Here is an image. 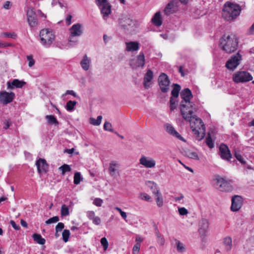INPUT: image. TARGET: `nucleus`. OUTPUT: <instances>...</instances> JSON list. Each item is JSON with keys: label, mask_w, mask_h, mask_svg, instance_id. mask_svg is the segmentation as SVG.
<instances>
[{"label": "nucleus", "mask_w": 254, "mask_h": 254, "mask_svg": "<svg viewBox=\"0 0 254 254\" xmlns=\"http://www.w3.org/2000/svg\"><path fill=\"white\" fill-rule=\"evenodd\" d=\"M36 165L39 174L46 173L48 172L49 165L44 159L39 158L36 161Z\"/></svg>", "instance_id": "16"}, {"label": "nucleus", "mask_w": 254, "mask_h": 254, "mask_svg": "<svg viewBox=\"0 0 254 254\" xmlns=\"http://www.w3.org/2000/svg\"><path fill=\"white\" fill-rule=\"evenodd\" d=\"M165 127L166 128V131L168 133L174 137H176L180 140L186 141L185 139L175 130L174 127L171 125L166 124L165 125Z\"/></svg>", "instance_id": "20"}, {"label": "nucleus", "mask_w": 254, "mask_h": 254, "mask_svg": "<svg viewBox=\"0 0 254 254\" xmlns=\"http://www.w3.org/2000/svg\"><path fill=\"white\" fill-rule=\"evenodd\" d=\"M140 244L139 243L135 244L133 248L132 251L134 254H138L140 250Z\"/></svg>", "instance_id": "55"}, {"label": "nucleus", "mask_w": 254, "mask_h": 254, "mask_svg": "<svg viewBox=\"0 0 254 254\" xmlns=\"http://www.w3.org/2000/svg\"><path fill=\"white\" fill-rule=\"evenodd\" d=\"M238 40L234 34H224L220 40V46L227 53L234 52L238 48Z\"/></svg>", "instance_id": "3"}, {"label": "nucleus", "mask_w": 254, "mask_h": 254, "mask_svg": "<svg viewBox=\"0 0 254 254\" xmlns=\"http://www.w3.org/2000/svg\"><path fill=\"white\" fill-rule=\"evenodd\" d=\"M61 213L62 216H65L69 215V209L65 204L62 205Z\"/></svg>", "instance_id": "43"}, {"label": "nucleus", "mask_w": 254, "mask_h": 254, "mask_svg": "<svg viewBox=\"0 0 254 254\" xmlns=\"http://www.w3.org/2000/svg\"><path fill=\"white\" fill-rule=\"evenodd\" d=\"M146 184L150 188L154 195L160 192L157 184L154 182L148 181L146 182Z\"/></svg>", "instance_id": "25"}, {"label": "nucleus", "mask_w": 254, "mask_h": 254, "mask_svg": "<svg viewBox=\"0 0 254 254\" xmlns=\"http://www.w3.org/2000/svg\"><path fill=\"white\" fill-rule=\"evenodd\" d=\"M102 117L99 116L97 117V119L94 118H90V123L94 126H99L101 123Z\"/></svg>", "instance_id": "42"}, {"label": "nucleus", "mask_w": 254, "mask_h": 254, "mask_svg": "<svg viewBox=\"0 0 254 254\" xmlns=\"http://www.w3.org/2000/svg\"><path fill=\"white\" fill-rule=\"evenodd\" d=\"M121 26L125 29H128V27L133 24V21L129 18H126L121 22Z\"/></svg>", "instance_id": "35"}, {"label": "nucleus", "mask_w": 254, "mask_h": 254, "mask_svg": "<svg viewBox=\"0 0 254 254\" xmlns=\"http://www.w3.org/2000/svg\"><path fill=\"white\" fill-rule=\"evenodd\" d=\"M177 250L179 253H183L185 251L184 245L177 239H174Z\"/></svg>", "instance_id": "32"}, {"label": "nucleus", "mask_w": 254, "mask_h": 254, "mask_svg": "<svg viewBox=\"0 0 254 254\" xmlns=\"http://www.w3.org/2000/svg\"><path fill=\"white\" fill-rule=\"evenodd\" d=\"M152 23L156 26L159 27L162 24V18L160 11L157 12L151 19Z\"/></svg>", "instance_id": "24"}, {"label": "nucleus", "mask_w": 254, "mask_h": 254, "mask_svg": "<svg viewBox=\"0 0 254 254\" xmlns=\"http://www.w3.org/2000/svg\"><path fill=\"white\" fill-rule=\"evenodd\" d=\"M63 240L64 242H67L68 241L70 236V232L68 230L65 229L63 231L62 233Z\"/></svg>", "instance_id": "45"}, {"label": "nucleus", "mask_w": 254, "mask_h": 254, "mask_svg": "<svg viewBox=\"0 0 254 254\" xmlns=\"http://www.w3.org/2000/svg\"><path fill=\"white\" fill-rule=\"evenodd\" d=\"M174 88L171 92L172 97L177 98L179 94V92L181 90V86L178 84H173Z\"/></svg>", "instance_id": "33"}, {"label": "nucleus", "mask_w": 254, "mask_h": 254, "mask_svg": "<svg viewBox=\"0 0 254 254\" xmlns=\"http://www.w3.org/2000/svg\"><path fill=\"white\" fill-rule=\"evenodd\" d=\"M118 167L119 165L116 161H113L110 162L109 171L111 176L114 175L115 172L117 171V168Z\"/></svg>", "instance_id": "29"}, {"label": "nucleus", "mask_w": 254, "mask_h": 254, "mask_svg": "<svg viewBox=\"0 0 254 254\" xmlns=\"http://www.w3.org/2000/svg\"><path fill=\"white\" fill-rule=\"evenodd\" d=\"M145 64V57L143 53H140L137 56L136 61V67H143Z\"/></svg>", "instance_id": "28"}, {"label": "nucleus", "mask_w": 254, "mask_h": 254, "mask_svg": "<svg viewBox=\"0 0 254 254\" xmlns=\"http://www.w3.org/2000/svg\"><path fill=\"white\" fill-rule=\"evenodd\" d=\"M155 197V201L157 204V205L159 207H161L163 204V198L162 195L161 193V192H159L158 193H157L156 194H154Z\"/></svg>", "instance_id": "30"}, {"label": "nucleus", "mask_w": 254, "mask_h": 254, "mask_svg": "<svg viewBox=\"0 0 254 254\" xmlns=\"http://www.w3.org/2000/svg\"><path fill=\"white\" fill-rule=\"evenodd\" d=\"M102 246L103 247L104 250L106 251L108 248L109 244L107 239L105 237L101 238L100 241Z\"/></svg>", "instance_id": "49"}, {"label": "nucleus", "mask_w": 254, "mask_h": 254, "mask_svg": "<svg viewBox=\"0 0 254 254\" xmlns=\"http://www.w3.org/2000/svg\"><path fill=\"white\" fill-rule=\"evenodd\" d=\"M59 170L62 171V175H64L66 172L71 171V168L69 165L64 164L59 168Z\"/></svg>", "instance_id": "39"}, {"label": "nucleus", "mask_w": 254, "mask_h": 254, "mask_svg": "<svg viewBox=\"0 0 254 254\" xmlns=\"http://www.w3.org/2000/svg\"><path fill=\"white\" fill-rule=\"evenodd\" d=\"M184 155L192 159L196 160H198L199 159L197 153L190 149H186L184 150Z\"/></svg>", "instance_id": "27"}, {"label": "nucleus", "mask_w": 254, "mask_h": 254, "mask_svg": "<svg viewBox=\"0 0 254 254\" xmlns=\"http://www.w3.org/2000/svg\"><path fill=\"white\" fill-rule=\"evenodd\" d=\"M46 119L47 120L49 124L55 125H58L59 124L57 119L53 115H47Z\"/></svg>", "instance_id": "36"}, {"label": "nucleus", "mask_w": 254, "mask_h": 254, "mask_svg": "<svg viewBox=\"0 0 254 254\" xmlns=\"http://www.w3.org/2000/svg\"><path fill=\"white\" fill-rule=\"evenodd\" d=\"M11 6V4L10 1H6L3 5V7L6 9H9Z\"/></svg>", "instance_id": "62"}, {"label": "nucleus", "mask_w": 254, "mask_h": 254, "mask_svg": "<svg viewBox=\"0 0 254 254\" xmlns=\"http://www.w3.org/2000/svg\"><path fill=\"white\" fill-rule=\"evenodd\" d=\"M92 222L94 224L99 225L100 224L101 221L100 217L95 216V218L92 220Z\"/></svg>", "instance_id": "60"}, {"label": "nucleus", "mask_w": 254, "mask_h": 254, "mask_svg": "<svg viewBox=\"0 0 254 254\" xmlns=\"http://www.w3.org/2000/svg\"><path fill=\"white\" fill-rule=\"evenodd\" d=\"M27 60L29 62V66L32 67L35 64V61L33 59V56L32 55L27 56Z\"/></svg>", "instance_id": "54"}, {"label": "nucleus", "mask_w": 254, "mask_h": 254, "mask_svg": "<svg viewBox=\"0 0 254 254\" xmlns=\"http://www.w3.org/2000/svg\"><path fill=\"white\" fill-rule=\"evenodd\" d=\"M91 63V59L86 55H85L83 59L80 62V65L84 70H87L89 68Z\"/></svg>", "instance_id": "26"}, {"label": "nucleus", "mask_w": 254, "mask_h": 254, "mask_svg": "<svg viewBox=\"0 0 254 254\" xmlns=\"http://www.w3.org/2000/svg\"><path fill=\"white\" fill-rule=\"evenodd\" d=\"M25 84H26L25 82L15 79L12 82L7 83V89H13L14 87L22 88Z\"/></svg>", "instance_id": "21"}, {"label": "nucleus", "mask_w": 254, "mask_h": 254, "mask_svg": "<svg viewBox=\"0 0 254 254\" xmlns=\"http://www.w3.org/2000/svg\"><path fill=\"white\" fill-rule=\"evenodd\" d=\"M252 75L247 71H238L233 75L235 83L246 82L252 80Z\"/></svg>", "instance_id": "7"}, {"label": "nucleus", "mask_w": 254, "mask_h": 254, "mask_svg": "<svg viewBox=\"0 0 254 254\" xmlns=\"http://www.w3.org/2000/svg\"><path fill=\"white\" fill-rule=\"evenodd\" d=\"M34 240L40 245H44L46 241L42 237L40 234H34L32 236Z\"/></svg>", "instance_id": "34"}, {"label": "nucleus", "mask_w": 254, "mask_h": 254, "mask_svg": "<svg viewBox=\"0 0 254 254\" xmlns=\"http://www.w3.org/2000/svg\"><path fill=\"white\" fill-rule=\"evenodd\" d=\"M87 216L90 220H92L95 218V214L93 211H89L87 212Z\"/></svg>", "instance_id": "57"}, {"label": "nucleus", "mask_w": 254, "mask_h": 254, "mask_svg": "<svg viewBox=\"0 0 254 254\" xmlns=\"http://www.w3.org/2000/svg\"><path fill=\"white\" fill-rule=\"evenodd\" d=\"M12 125V122L10 119H6L3 121L2 126L3 128L4 129H8L9 127Z\"/></svg>", "instance_id": "47"}, {"label": "nucleus", "mask_w": 254, "mask_h": 254, "mask_svg": "<svg viewBox=\"0 0 254 254\" xmlns=\"http://www.w3.org/2000/svg\"><path fill=\"white\" fill-rule=\"evenodd\" d=\"M242 60V55L238 52L236 55L231 56L227 61L226 67L229 69L234 70L240 64Z\"/></svg>", "instance_id": "8"}, {"label": "nucleus", "mask_w": 254, "mask_h": 254, "mask_svg": "<svg viewBox=\"0 0 254 254\" xmlns=\"http://www.w3.org/2000/svg\"><path fill=\"white\" fill-rule=\"evenodd\" d=\"M1 35L5 37H9L13 39H15L16 38V34L14 32L9 33V32H3L1 33Z\"/></svg>", "instance_id": "52"}, {"label": "nucleus", "mask_w": 254, "mask_h": 254, "mask_svg": "<svg viewBox=\"0 0 254 254\" xmlns=\"http://www.w3.org/2000/svg\"><path fill=\"white\" fill-rule=\"evenodd\" d=\"M153 73L152 71L149 69L147 70L143 78V85L145 88L149 87V82H150L153 78Z\"/></svg>", "instance_id": "22"}, {"label": "nucleus", "mask_w": 254, "mask_h": 254, "mask_svg": "<svg viewBox=\"0 0 254 254\" xmlns=\"http://www.w3.org/2000/svg\"><path fill=\"white\" fill-rule=\"evenodd\" d=\"M181 114L183 118L190 123V128L196 135L197 139L201 140L205 135V127L201 119L193 115V109H186V105H181Z\"/></svg>", "instance_id": "1"}, {"label": "nucleus", "mask_w": 254, "mask_h": 254, "mask_svg": "<svg viewBox=\"0 0 254 254\" xmlns=\"http://www.w3.org/2000/svg\"><path fill=\"white\" fill-rule=\"evenodd\" d=\"M157 243L160 246H163L165 244V240L163 236H161L160 237H158L157 238Z\"/></svg>", "instance_id": "58"}, {"label": "nucleus", "mask_w": 254, "mask_h": 254, "mask_svg": "<svg viewBox=\"0 0 254 254\" xmlns=\"http://www.w3.org/2000/svg\"><path fill=\"white\" fill-rule=\"evenodd\" d=\"M40 37L42 44L46 47H49L55 40V35L53 32L48 29L41 30Z\"/></svg>", "instance_id": "5"}, {"label": "nucleus", "mask_w": 254, "mask_h": 254, "mask_svg": "<svg viewBox=\"0 0 254 254\" xmlns=\"http://www.w3.org/2000/svg\"><path fill=\"white\" fill-rule=\"evenodd\" d=\"M10 223L12 227L15 230H19L20 229V227L19 225H17L15 223V222L13 220H10Z\"/></svg>", "instance_id": "59"}, {"label": "nucleus", "mask_w": 254, "mask_h": 254, "mask_svg": "<svg viewBox=\"0 0 254 254\" xmlns=\"http://www.w3.org/2000/svg\"><path fill=\"white\" fill-rule=\"evenodd\" d=\"M126 51L127 52H134L137 51L139 48V44L137 42H128L126 43Z\"/></svg>", "instance_id": "23"}, {"label": "nucleus", "mask_w": 254, "mask_h": 254, "mask_svg": "<svg viewBox=\"0 0 254 254\" xmlns=\"http://www.w3.org/2000/svg\"><path fill=\"white\" fill-rule=\"evenodd\" d=\"M241 10L239 4L227 1L223 5L222 15L225 20L232 21L239 16Z\"/></svg>", "instance_id": "2"}, {"label": "nucleus", "mask_w": 254, "mask_h": 254, "mask_svg": "<svg viewBox=\"0 0 254 254\" xmlns=\"http://www.w3.org/2000/svg\"><path fill=\"white\" fill-rule=\"evenodd\" d=\"M96 4L99 7L104 18L111 13V5L107 0H95Z\"/></svg>", "instance_id": "9"}, {"label": "nucleus", "mask_w": 254, "mask_h": 254, "mask_svg": "<svg viewBox=\"0 0 254 254\" xmlns=\"http://www.w3.org/2000/svg\"><path fill=\"white\" fill-rule=\"evenodd\" d=\"M179 214L181 215H187L188 213V210L185 207H180L178 208Z\"/></svg>", "instance_id": "56"}, {"label": "nucleus", "mask_w": 254, "mask_h": 254, "mask_svg": "<svg viewBox=\"0 0 254 254\" xmlns=\"http://www.w3.org/2000/svg\"><path fill=\"white\" fill-rule=\"evenodd\" d=\"M64 227V225L62 222L58 223L57 226H56V233H58L59 232L61 231Z\"/></svg>", "instance_id": "53"}, {"label": "nucleus", "mask_w": 254, "mask_h": 254, "mask_svg": "<svg viewBox=\"0 0 254 254\" xmlns=\"http://www.w3.org/2000/svg\"><path fill=\"white\" fill-rule=\"evenodd\" d=\"M206 143L207 145L211 149L214 147L213 141L210 134H208L206 138Z\"/></svg>", "instance_id": "46"}, {"label": "nucleus", "mask_w": 254, "mask_h": 254, "mask_svg": "<svg viewBox=\"0 0 254 254\" xmlns=\"http://www.w3.org/2000/svg\"><path fill=\"white\" fill-rule=\"evenodd\" d=\"M14 97L15 94L12 92L9 93L5 91L0 92V102L4 105L11 102Z\"/></svg>", "instance_id": "12"}, {"label": "nucleus", "mask_w": 254, "mask_h": 254, "mask_svg": "<svg viewBox=\"0 0 254 254\" xmlns=\"http://www.w3.org/2000/svg\"><path fill=\"white\" fill-rule=\"evenodd\" d=\"M69 31L72 36L79 37L83 33L82 26L80 23L75 24L70 28Z\"/></svg>", "instance_id": "19"}, {"label": "nucleus", "mask_w": 254, "mask_h": 254, "mask_svg": "<svg viewBox=\"0 0 254 254\" xmlns=\"http://www.w3.org/2000/svg\"><path fill=\"white\" fill-rule=\"evenodd\" d=\"M82 179L83 178L81 177L79 172H77L74 174L73 183L75 185L79 184Z\"/></svg>", "instance_id": "40"}, {"label": "nucleus", "mask_w": 254, "mask_h": 254, "mask_svg": "<svg viewBox=\"0 0 254 254\" xmlns=\"http://www.w3.org/2000/svg\"><path fill=\"white\" fill-rule=\"evenodd\" d=\"M155 235H156L157 238H158V237H160L161 236H162L160 233V232H159V230H158V229L157 227H156V228H155Z\"/></svg>", "instance_id": "64"}, {"label": "nucleus", "mask_w": 254, "mask_h": 254, "mask_svg": "<svg viewBox=\"0 0 254 254\" xmlns=\"http://www.w3.org/2000/svg\"><path fill=\"white\" fill-rule=\"evenodd\" d=\"M77 102L75 101L70 100L66 103V109L68 111H71L74 109V106L76 105Z\"/></svg>", "instance_id": "37"}, {"label": "nucleus", "mask_w": 254, "mask_h": 254, "mask_svg": "<svg viewBox=\"0 0 254 254\" xmlns=\"http://www.w3.org/2000/svg\"><path fill=\"white\" fill-rule=\"evenodd\" d=\"M68 42L67 46L68 48H70L71 47L76 46L78 43V40L76 38H75V36H72V35H70L68 39Z\"/></svg>", "instance_id": "31"}, {"label": "nucleus", "mask_w": 254, "mask_h": 254, "mask_svg": "<svg viewBox=\"0 0 254 254\" xmlns=\"http://www.w3.org/2000/svg\"><path fill=\"white\" fill-rule=\"evenodd\" d=\"M27 20L29 25L31 27H35L38 24L36 14L33 9L29 8L27 10Z\"/></svg>", "instance_id": "15"}, {"label": "nucleus", "mask_w": 254, "mask_h": 254, "mask_svg": "<svg viewBox=\"0 0 254 254\" xmlns=\"http://www.w3.org/2000/svg\"><path fill=\"white\" fill-rule=\"evenodd\" d=\"M176 98H174V97H171L170 98V110L171 111H173L174 110H175L176 107H177V106L176 105V99H175Z\"/></svg>", "instance_id": "51"}, {"label": "nucleus", "mask_w": 254, "mask_h": 254, "mask_svg": "<svg viewBox=\"0 0 254 254\" xmlns=\"http://www.w3.org/2000/svg\"><path fill=\"white\" fill-rule=\"evenodd\" d=\"M139 198L147 202L152 201V198L150 196L145 192H141L139 194Z\"/></svg>", "instance_id": "38"}, {"label": "nucleus", "mask_w": 254, "mask_h": 254, "mask_svg": "<svg viewBox=\"0 0 254 254\" xmlns=\"http://www.w3.org/2000/svg\"><path fill=\"white\" fill-rule=\"evenodd\" d=\"M93 203L95 205L100 206L103 203V200L100 198H96L94 200Z\"/></svg>", "instance_id": "61"}, {"label": "nucleus", "mask_w": 254, "mask_h": 254, "mask_svg": "<svg viewBox=\"0 0 254 254\" xmlns=\"http://www.w3.org/2000/svg\"><path fill=\"white\" fill-rule=\"evenodd\" d=\"M139 163L146 168H153L155 166V161L149 157L142 156L139 159Z\"/></svg>", "instance_id": "18"}, {"label": "nucleus", "mask_w": 254, "mask_h": 254, "mask_svg": "<svg viewBox=\"0 0 254 254\" xmlns=\"http://www.w3.org/2000/svg\"><path fill=\"white\" fill-rule=\"evenodd\" d=\"M158 82L160 90L163 93L169 91L170 81L167 74L164 73H161L158 77Z\"/></svg>", "instance_id": "10"}, {"label": "nucleus", "mask_w": 254, "mask_h": 254, "mask_svg": "<svg viewBox=\"0 0 254 254\" xmlns=\"http://www.w3.org/2000/svg\"><path fill=\"white\" fill-rule=\"evenodd\" d=\"M224 245L228 246L226 250L227 251H230L232 247V239L230 237H227L224 239Z\"/></svg>", "instance_id": "41"}, {"label": "nucleus", "mask_w": 254, "mask_h": 254, "mask_svg": "<svg viewBox=\"0 0 254 254\" xmlns=\"http://www.w3.org/2000/svg\"><path fill=\"white\" fill-rule=\"evenodd\" d=\"M72 18V15L71 14L67 15L66 18V22L67 25H69L71 24V20Z\"/></svg>", "instance_id": "63"}, {"label": "nucleus", "mask_w": 254, "mask_h": 254, "mask_svg": "<svg viewBox=\"0 0 254 254\" xmlns=\"http://www.w3.org/2000/svg\"><path fill=\"white\" fill-rule=\"evenodd\" d=\"M234 154L236 159L238 161H239L242 164H245L246 163L245 160L244 159L243 156L240 154L239 152L235 151Z\"/></svg>", "instance_id": "44"}, {"label": "nucleus", "mask_w": 254, "mask_h": 254, "mask_svg": "<svg viewBox=\"0 0 254 254\" xmlns=\"http://www.w3.org/2000/svg\"><path fill=\"white\" fill-rule=\"evenodd\" d=\"M243 202V199L240 195H234L232 198L231 210L233 211H238L242 207Z\"/></svg>", "instance_id": "13"}, {"label": "nucleus", "mask_w": 254, "mask_h": 254, "mask_svg": "<svg viewBox=\"0 0 254 254\" xmlns=\"http://www.w3.org/2000/svg\"><path fill=\"white\" fill-rule=\"evenodd\" d=\"M59 221V217L57 216H54L46 221V224L56 223Z\"/></svg>", "instance_id": "50"}, {"label": "nucleus", "mask_w": 254, "mask_h": 254, "mask_svg": "<svg viewBox=\"0 0 254 254\" xmlns=\"http://www.w3.org/2000/svg\"><path fill=\"white\" fill-rule=\"evenodd\" d=\"M219 154L222 159L227 161H229L232 158V154L228 147L223 143L221 144L219 146Z\"/></svg>", "instance_id": "14"}, {"label": "nucleus", "mask_w": 254, "mask_h": 254, "mask_svg": "<svg viewBox=\"0 0 254 254\" xmlns=\"http://www.w3.org/2000/svg\"><path fill=\"white\" fill-rule=\"evenodd\" d=\"M179 2L177 0H173L167 4L164 9V13L166 15L175 12L178 10Z\"/></svg>", "instance_id": "17"}, {"label": "nucleus", "mask_w": 254, "mask_h": 254, "mask_svg": "<svg viewBox=\"0 0 254 254\" xmlns=\"http://www.w3.org/2000/svg\"><path fill=\"white\" fill-rule=\"evenodd\" d=\"M214 181L215 182L214 187L220 191L229 192L233 190L230 182L219 176H216Z\"/></svg>", "instance_id": "4"}, {"label": "nucleus", "mask_w": 254, "mask_h": 254, "mask_svg": "<svg viewBox=\"0 0 254 254\" xmlns=\"http://www.w3.org/2000/svg\"><path fill=\"white\" fill-rule=\"evenodd\" d=\"M104 129L105 130H107L110 132H114V130L112 128V124L108 122H105L104 124Z\"/></svg>", "instance_id": "48"}, {"label": "nucleus", "mask_w": 254, "mask_h": 254, "mask_svg": "<svg viewBox=\"0 0 254 254\" xmlns=\"http://www.w3.org/2000/svg\"><path fill=\"white\" fill-rule=\"evenodd\" d=\"M209 229V222L207 219L202 218L198 223V231L199 234L203 237H205Z\"/></svg>", "instance_id": "11"}, {"label": "nucleus", "mask_w": 254, "mask_h": 254, "mask_svg": "<svg viewBox=\"0 0 254 254\" xmlns=\"http://www.w3.org/2000/svg\"><path fill=\"white\" fill-rule=\"evenodd\" d=\"M180 96L183 100L181 102L180 108L183 103L186 105V109H188V111L190 109H193V106L194 104L192 102H190V100L192 98L191 90L189 88H185L181 92Z\"/></svg>", "instance_id": "6"}]
</instances>
